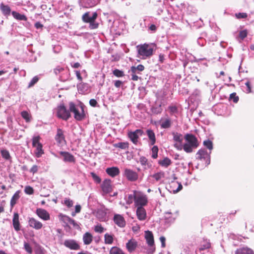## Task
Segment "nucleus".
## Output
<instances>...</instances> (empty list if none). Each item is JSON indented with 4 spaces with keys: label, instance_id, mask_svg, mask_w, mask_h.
Segmentation results:
<instances>
[{
    "label": "nucleus",
    "instance_id": "1",
    "mask_svg": "<svg viewBox=\"0 0 254 254\" xmlns=\"http://www.w3.org/2000/svg\"><path fill=\"white\" fill-rule=\"evenodd\" d=\"M186 142L183 143L184 137L182 135L176 133V148L178 150L184 149L187 153H190L193 149L198 146V142L196 137L192 134H187L185 137Z\"/></svg>",
    "mask_w": 254,
    "mask_h": 254
},
{
    "label": "nucleus",
    "instance_id": "2",
    "mask_svg": "<svg viewBox=\"0 0 254 254\" xmlns=\"http://www.w3.org/2000/svg\"><path fill=\"white\" fill-rule=\"evenodd\" d=\"M69 109L70 112L74 114V117L76 120L81 121L84 118L85 114L82 106H77L73 102H70Z\"/></svg>",
    "mask_w": 254,
    "mask_h": 254
},
{
    "label": "nucleus",
    "instance_id": "3",
    "mask_svg": "<svg viewBox=\"0 0 254 254\" xmlns=\"http://www.w3.org/2000/svg\"><path fill=\"white\" fill-rule=\"evenodd\" d=\"M136 48L138 54L143 59L149 57L153 54V49L148 44L138 45Z\"/></svg>",
    "mask_w": 254,
    "mask_h": 254
},
{
    "label": "nucleus",
    "instance_id": "4",
    "mask_svg": "<svg viewBox=\"0 0 254 254\" xmlns=\"http://www.w3.org/2000/svg\"><path fill=\"white\" fill-rule=\"evenodd\" d=\"M148 203L147 196L142 192L137 191L134 200V205L136 207H144Z\"/></svg>",
    "mask_w": 254,
    "mask_h": 254
},
{
    "label": "nucleus",
    "instance_id": "5",
    "mask_svg": "<svg viewBox=\"0 0 254 254\" xmlns=\"http://www.w3.org/2000/svg\"><path fill=\"white\" fill-rule=\"evenodd\" d=\"M39 136H34L32 138V146L36 148L35 154L37 157H40L44 154L42 144L40 142Z\"/></svg>",
    "mask_w": 254,
    "mask_h": 254
},
{
    "label": "nucleus",
    "instance_id": "6",
    "mask_svg": "<svg viewBox=\"0 0 254 254\" xmlns=\"http://www.w3.org/2000/svg\"><path fill=\"white\" fill-rule=\"evenodd\" d=\"M69 110H67L64 105L62 104L57 108V116L58 118L64 120H67L70 117Z\"/></svg>",
    "mask_w": 254,
    "mask_h": 254
},
{
    "label": "nucleus",
    "instance_id": "7",
    "mask_svg": "<svg viewBox=\"0 0 254 254\" xmlns=\"http://www.w3.org/2000/svg\"><path fill=\"white\" fill-rule=\"evenodd\" d=\"M145 238L146 243L149 247L148 253L153 254L155 251V247L154 245V237L151 231H147L145 232Z\"/></svg>",
    "mask_w": 254,
    "mask_h": 254
},
{
    "label": "nucleus",
    "instance_id": "8",
    "mask_svg": "<svg viewBox=\"0 0 254 254\" xmlns=\"http://www.w3.org/2000/svg\"><path fill=\"white\" fill-rule=\"evenodd\" d=\"M143 131L141 129H136L134 131L129 132L128 133V137L131 141L135 144H136L138 142V138L139 136H141Z\"/></svg>",
    "mask_w": 254,
    "mask_h": 254
},
{
    "label": "nucleus",
    "instance_id": "9",
    "mask_svg": "<svg viewBox=\"0 0 254 254\" xmlns=\"http://www.w3.org/2000/svg\"><path fill=\"white\" fill-rule=\"evenodd\" d=\"M64 245L66 248L72 250H78L80 249V246L74 240H65L64 243Z\"/></svg>",
    "mask_w": 254,
    "mask_h": 254
},
{
    "label": "nucleus",
    "instance_id": "10",
    "mask_svg": "<svg viewBox=\"0 0 254 254\" xmlns=\"http://www.w3.org/2000/svg\"><path fill=\"white\" fill-rule=\"evenodd\" d=\"M124 175L128 181L133 182L138 179V174L133 170L126 168L125 169Z\"/></svg>",
    "mask_w": 254,
    "mask_h": 254
},
{
    "label": "nucleus",
    "instance_id": "11",
    "mask_svg": "<svg viewBox=\"0 0 254 254\" xmlns=\"http://www.w3.org/2000/svg\"><path fill=\"white\" fill-rule=\"evenodd\" d=\"M59 218L60 221L63 222L66 225L69 224L72 225L74 227L78 226V225L74 220L65 215L60 213L59 215Z\"/></svg>",
    "mask_w": 254,
    "mask_h": 254
},
{
    "label": "nucleus",
    "instance_id": "12",
    "mask_svg": "<svg viewBox=\"0 0 254 254\" xmlns=\"http://www.w3.org/2000/svg\"><path fill=\"white\" fill-rule=\"evenodd\" d=\"M36 213L40 218L44 221H47L50 219V214L45 209L37 208L36 211Z\"/></svg>",
    "mask_w": 254,
    "mask_h": 254
},
{
    "label": "nucleus",
    "instance_id": "13",
    "mask_svg": "<svg viewBox=\"0 0 254 254\" xmlns=\"http://www.w3.org/2000/svg\"><path fill=\"white\" fill-rule=\"evenodd\" d=\"M28 225L30 227L36 230H39L43 227V224L41 222L32 217L29 218Z\"/></svg>",
    "mask_w": 254,
    "mask_h": 254
},
{
    "label": "nucleus",
    "instance_id": "14",
    "mask_svg": "<svg viewBox=\"0 0 254 254\" xmlns=\"http://www.w3.org/2000/svg\"><path fill=\"white\" fill-rule=\"evenodd\" d=\"M55 139L57 143L60 145H63L65 143L64 131L61 128L57 129V134L55 136Z\"/></svg>",
    "mask_w": 254,
    "mask_h": 254
},
{
    "label": "nucleus",
    "instance_id": "15",
    "mask_svg": "<svg viewBox=\"0 0 254 254\" xmlns=\"http://www.w3.org/2000/svg\"><path fill=\"white\" fill-rule=\"evenodd\" d=\"M102 191L104 193H108L112 191L111 181L110 179L105 180L101 185Z\"/></svg>",
    "mask_w": 254,
    "mask_h": 254
},
{
    "label": "nucleus",
    "instance_id": "16",
    "mask_svg": "<svg viewBox=\"0 0 254 254\" xmlns=\"http://www.w3.org/2000/svg\"><path fill=\"white\" fill-rule=\"evenodd\" d=\"M97 17V12H94L92 13V15H90L89 12H86L82 15V20L84 22L89 23L92 22V21L95 20V19Z\"/></svg>",
    "mask_w": 254,
    "mask_h": 254
},
{
    "label": "nucleus",
    "instance_id": "17",
    "mask_svg": "<svg viewBox=\"0 0 254 254\" xmlns=\"http://www.w3.org/2000/svg\"><path fill=\"white\" fill-rule=\"evenodd\" d=\"M136 214L137 218L140 220H144L146 218V212L143 207H136Z\"/></svg>",
    "mask_w": 254,
    "mask_h": 254
},
{
    "label": "nucleus",
    "instance_id": "18",
    "mask_svg": "<svg viewBox=\"0 0 254 254\" xmlns=\"http://www.w3.org/2000/svg\"><path fill=\"white\" fill-rule=\"evenodd\" d=\"M60 154L64 158L63 160L64 162H68L70 163H74L75 162L74 157L67 152L61 151Z\"/></svg>",
    "mask_w": 254,
    "mask_h": 254
},
{
    "label": "nucleus",
    "instance_id": "19",
    "mask_svg": "<svg viewBox=\"0 0 254 254\" xmlns=\"http://www.w3.org/2000/svg\"><path fill=\"white\" fill-rule=\"evenodd\" d=\"M114 221L115 224L120 227H124L126 225L124 218L120 214H115L114 215Z\"/></svg>",
    "mask_w": 254,
    "mask_h": 254
},
{
    "label": "nucleus",
    "instance_id": "20",
    "mask_svg": "<svg viewBox=\"0 0 254 254\" xmlns=\"http://www.w3.org/2000/svg\"><path fill=\"white\" fill-rule=\"evenodd\" d=\"M12 225L14 230L18 232L20 230V224L19 220V214L15 212L13 214L12 219Z\"/></svg>",
    "mask_w": 254,
    "mask_h": 254
},
{
    "label": "nucleus",
    "instance_id": "21",
    "mask_svg": "<svg viewBox=\"0 0 254 254\" xmlns=\"http://www.w3.org/2000/svg\"><path fill=\"white\" fill-rule=\"evenodd\" d=\"M106 172L111 177H115L118 176L120 173L119 169L117 167H112L107 168L106 170Z\"/></svg>",
    "mask_w": 254,
    "mask_h": 254
},
{
    "label": "nucleus",
    "instance_id": "22",
    "mask_svg": "<svg viewBox=\"0 0 254 254\" xmlns=\"http://www.w3.org/2000/svg\"><path fill=\"white\" fill-rule=\"evenodd\" d=\"M137 247V242L134 239H131L126 244V248L127 251L131 253L135 250Z\"/></svg>",
    "mask_w": 254,
    "mask_h": 254
},
{
    "label": "nucleus",
    "instance_id": "23",
    "mask_svg": "<svg viewBox=\"0 0 254 254\" xmlns=\"http://www.w3.org/2000/svg\"><path fill=\"white\" fill-rule=\"evenodd\" d=\"M235 254H254V251L247 247L238 249Z\"/></svg>",
    "mask_w": 254,
    "mask_h": 254
},
{
    "label": "nucleus",
    "instance_id": "24",
    "mask_svg": "<svg viewBox=\"0 0 254 254\" xmlns=\"http://www.w3.org/2000/svg\"><path fill=\"white\" fill-rule=\"evenodd\" d=\"M0 9L4 15L7 16L10 15L11 9L8 5H5L3 3H1L0 4Z\"/></svg>",
    "mask_w": 254,
    "mask_h": 254
},
{
    "label": "nucleus",
    "instance_id": "25",
    "mask_svg": "<svg viewBox=\"0 0 254 254\" xmlns=\"http://www.w3.org/2000/svg\"><path fill=\"white\" fill-rule=\"evenodd\" d=\"M136 192H137L136 190H133L132 193L129 194L126 196L125 199L126 201V203L127 204L129 205L131 204L133 201L134 202L136 196Z\"/></svg>",
    "mask_w": 254,
    "mask_h": 254
},
{
    "label": "nucleus",
    "instance_id": "26",
    "mask_svg": "<svg viewBox=\"0 0 254 254\" xmlns=\"http://www.w3.org/2000/svg\"><path fill=\"white\" fill-rule=\"evenodd\" d=\"M139 162L145 169H149L151 166V164L148 161L146 158L144 156L140 157Z\"/></svg>",
    "mask_w": 254,
    "mask_h": 254
},
{
    "label": "nucleus",
    "instance_id": "27",
    "mask_svg": "<svg viewBox=\"0 0 254 254\" xmlns=\"http://www.w3.org/2000/svg\"><path fill=\"white\" fill-rule=\"evenodd\" d=\"M147 136L150 140V144L153 145L156 142V138L155 133L154 132L150 129H148L146 131Z\"/></svg>",
    "mask_w": 254,
    "mask_h": 254
},
{
    "label": "nucleus",
    "instance_id": "28",
    "mask_svg": "<svg viewBox=\"0 0 254 254\" xmlns=\"http://www.w3.org/2000/svg\"><path fill=\"white\" fill-rule=\"evenodd\" d=\"M93 236L88 232L85 233L83 236V240L85 245H89L92 241Z\"/></svg>",
    "mask_w": 254,
    "mask_h": 254
},
{
    "label": "nucleus",
    "instance_id": "29",
    "mask_svg": "<svg viewBox=\"0 0 254 254\" xmlns=\"http://www.w3.org/2000/svg\"><path fill=\"white\" fill-rule=\"evenodd\" d=\"M11 13L14 18L17 20L24 21L27 20V17L23 14H21L19 13L14 11H12Z\"/></svg>",
    "mask_w": 254,
    "mask_h": 254
},
{
    "label": "nucleus",
    "instance_id": "30",
    "mask_svg": "<svg viewBox=\"0 0 254 254\" xmlns=\"http://www.w3.org/2000/svg\"><path fill=\"white\" fill-rule=\"evenodd\" d=\"M197 158L201 159L202 158H206L209 156L206 150L204 149H200L197 153Z\"/></svg>",
    "mask_w": 254,
    "mask_h": 254
},
{
    "label": "nucleus",
    "instance_id": "31",
    "mask_svg": "<svg viewBox=\"0 0 254 254\" xmlns=\"http://www.w3.org/2000/svg\"><path fill=\"white\" fill-rule=\"evenodd\" d=\"M20 191L19 190L17 191L14 195L12 196L11 200H10V206L11 207H13V206L16 204L17 200L19 198Z\"/></svg>",
    "mask_w": 254,
    "mask_h": 254
},
{
    "label": "nucleus",
    "instance_id": "32",
    "mask_svg": "<svg viewBox=\"0 0 254 254\" xmlns=\"http://www.w3.org/2000/svg\"><path fill=\"white\" fill-rule=\"evenodd\" d=\"M105 243L106 244L111 245L113 243V236L108 233H106L104 235Z\"/></svg>",
    "mask_w": 254,
    "mask_h": 254
},
{
    "label": "nucleus",
    "instance_id": "33",
    "mask_svg": "<svg viewBox=\"0 0 254 254\" xmlns=\"http://www.w3.org/2000/svg\"><path fill=\"white\" fill-rule=\"evenodd\" d=\"M156 181H159L164 177V173L163 172H157L151 176Z\"/></svg>",
    "mask_w": 254,
    "mask_h": 254
},
{
    "label": "nucleus",
    "instance_id": "34",
    "mask_svg": "<svg viewBox=\"0 0 254 254\" xmlns=\"http://www.w3.org/2000/svg\"><path fill=\"white\" fill-rule=\"evenodd\" d=\"M110 254H125L123 251L117 247H112L110 251Z\"/></svg>",
    "mask_w": 254,
    "mask_h": 254
},
{
    "label": "nucleus",
    "instance_id": "35",
    "mask_svg": "<svg viewBox=\"0 0 254 254\" xmlns=\"http://www.w3.org/2000/svg\"><path fill=\"white\" fill-rule=\"evenodd\" d=\"M144 69V66L142 64H139L137 66H132L130 68V71L131 72H135V70H137L139 72L142 71Z\"/></svg>",
    "mask_w": 254,
    "mask_h": 254
},
{
    "label": "nucleus",
    "instance_id": "36",
    "mask_svg": "<svg viewBox=\"0 0 254 254\" xmlns=\"http://www.w3.org/2000/svg\"><path fill=\"white\" fill-rule=\"evenodd\" d=\"M159 164L162 166L167 167L171 164V160L168 158H165L162 160H160Z\"/></svg>",
    "mask_w": 254,
    "mask_h": 254
},
{
    "label": "nucleus",
    "instance_id": "37",
    "mask_svg": "<svg viewBox=\"0 0 254 254\" xmlns=\"http://www.w3.org/2000/svg\"><path fill=\"white\" fill-rule=\"evenodd\" d=\"M34 251L35 254H45V250L44 248L39 245H36Z\"/></svg>",
    "mask_w": 254,
    "mask_h": 254
},
{
    "label": "nucleus",
    "instance_id": "38",
    "mask_svg": "<svg viewBox=\"0 0 254 254\" xmlns=\"http://www.w3.org/2000/svg\"><path fill=\"white\" fill-rule=\"evenodd\" d=\"M24 249L28 254H31L33 252L31 246L29 243L26 242L24 243Z\"/></svg>",
    "mask_w": 254,
    "mask_h": 254
},
{
    "label": "nucleus",
    "instance_id": "39",
    "mask_svg": "<svg viewBox=\"0 0 254 254\" xmlns=\"http://www.w3.org/2000/svg\"><path fill=\"white\" fill-rule=\"evenodd\" d=\"M158 148L157 146H154L152 148V155L151 157L154 158H157L158 156Z\"/></svg>",
    "mask_w": 254,
    "mask_h": 254
},
{
    "label": "nucleus",
    "instance_id": "40",
    "mask_svg": "<svg viewBox=\"0 0 254 254\" xmlns=\"http://www.w3.org/2000/svg\"><path fill=\"white\" fill-rule=\"evenodd\" d=\"M115 146L121 149H125L128 147V143L127 142H120L116 144Z\"/></svg>",
    "mask_w": 254,
    "mask_h": 254
},
{
    "label": "nucleus",
    "instance_id": "41",
    "mask_svg": "<svg viewBox=\"0 0 254 254\" xmlns=\"http://www.w3.org/2000/svg\"><path fill=\"white\" fill-rule=\"evenodd\" d=\"M105 229L102 226L101 224H97L94 227V231L96 233H102L105 231Z\"/></svg>",
    "mask_w": 254,
    "mask_h": 254
},
{
    "label": "nucleus",
    "instance_id": "42",
    "mask_svg": "<svg viewBox=\"0 0 254 254\" xmlns=\"http://www.w3.org/2000/svg\"><path fill=\"white\" fill-rule=\"evenodd\" d=\"M97 217L100 221H103L106 220V213L103 211H98Z\"/></svg>",
    "mask_w": 254,
    "mask_h": 254
},
{
    "label": "nucleus",
    "instance_id": "43",
    "mask_svg": "<svg viewBox=\"0 0 254 254\" xmlns=\"http://www.w3.org/2000/svg\"><path fill=\"white\" fill-rule=\"evenodd\" d=\"M152 111L153 113L158 114L162 112V109L161 108V105H159L157 106H154L152 108Z\"/></svg>",
    "mask_w": 254,
    "mask_h": 254
},
{
    "label": "nucleus",
    "instance_id": "44",
    "mask_svg": "<svg viewBox=\"0 0 254 254\" xmlns=\"http://www.w3.org/2000/svg\"><path fill=\"white\" fill-rule=\"evenodd\" d=\"M90 175L95 182H96V183H98V184H99L101 182V179L96 174H95L93 172H91L90 173Z\"/></svg>",
    "mask_w": 254,
    "mask_h": 254
},
{
    "label": "nucleus",
    "instance_id": "45",
    "mask_svg": "<svg viewBox=\"0 0 254 254\" xmlns=\"http://www.w3.org/2000/svg\"><path fill=\"white\" fill-rule=\"evenodd\" d=\"M203 144L205 146H206L208 149H209L210 150H212L213 148L212 142L209 140L204 141Z\"/></svg>",
    "mask_w": 254,
    "mask_h": 254
},
{
    "label": "nucleus",
    "instance_id": "46",
    "mask_svg": "<svg viewBox=\"0 0 254 254\" xmlns=\"http://www.w3.org/2000/svg\"><path fill=\"white\" fill-rule=\"evenodd\" d=\"M21 115L22 118L25 119L27 122L30 121V115L27 112L23 111L21 112Z\"/></svg>",
    "mask_w": 254,
    "mask_h": 254
},
{
    "label": "nucleus",
    "instance_id": "47",
    "mask_svg": "<svg viewBox=\"0 0 254 254\" xmlns=\"http://www.w3.org/2000/svg\"><path fill=\"white\" fill-rule=\"evenodd\" d=\"M89 23V27L91 29H97L99 26L98 23L96 22L95 20L92 21V22H90Z\"/></svg>",
    "mask_w": 254,
    "mask_h": 254
},
{
    "label": "nucleus",
    "instance_id": "48",
    "mask_svg": "<svg viewBox=\"0 0 254 254\" xmlns=\"http://www.w3.org/2000/svg\"><path fill=\"white\" fill-rule=\"evenodd\" d=\"M64 204L68 207H71L73 206V201L69 198H65L64 200Z\"/></svg>",
    "mask_w": 254,
    "mask_h": 254
},
{
    "label": "nucleus",
    "instance_id": "49",
    "mask_svg": "<svg viewBox=\"0 0 254 254\" xmlns=\"http://www.w3.org/2000/svg\"><path fill=\"white\" fill-rule=\"evenodd\" d=\"M25 192L27 194H32L34 192L33 189L30 186H26L24 189Z\"/></svg>",
    "mask_w": 254,
    "mask_h": 254
},
{
    "label": "nucleus",
    "instance_id": "50",
    "mask_svg": "<svg viewBox=\"0 0 254 254\" xmlns=\"http://www.w3.org/2000/svg\"><path fill=\"white\" fill-rule=\"evenodd\" d=\"M1 153L2 157L5 159H8L10 158V155L8 151L6 150H1Z\"/></svg>",
    "mask_w": 254,
    "mask_h": 254
},
{
    "label": "nucleus",
    "instance_id": "51",
    "mask_svg": "<svg viewBox=\"0 0 254 254\" xmlns=\"http://www.w3.org/2000/svg\"><path fill=\"white\" fill-rule=\"evenodd\" d=\"M113 73L117 77H122L124 75L123 71L117 69L114 70Z\"/></svg>",
    "mask_w": 254,
    "mask_h": 254
},
{
    "label": "nucleus",
    "instance_id": "52",
    "mask_svg": "<svg viewBox=\"0 0 254 254\" xmlns=\"http://www.w3.org/2000/svg\"><path fill=\"white\" fill-rule=\"evenodd\" d=\"M247 34L248 32L247 30H243L240 32L239 37L242 40H243L245 38L247 37Z\"/></svg>",
    "mask_w": 254,
    "mask_h": 254
},
{
    "label": "nucleus",
    "instance_id": "53",
    "mask_svg": "<svg viewBox=\"0 0 254 254\" xmlns=\"http://www.w3.org/2000/svg\"><path fill=\"white\" fill-rule=\"evenodd\" d=\"M210 247V244L209 242H206L205 244L200 246L199 248V250L200 251H203L204 250L207 249Z\"/></svg>",
    "mask_w": 254,
    "mask_h": 254
},
{
    "label": "nucleus",
    "instance_id": "54",
    "mask_svg": "<svg viewBox=\"0 0 254 254\" xmlns=\"http://www.w3.org/2000/svg\"><path fill=\"white\" fill-rule=\"evenodd\" d=\"M230 98L235 103H237L239 100V97L236 96V93H235L230 95Z\"/></svg>",
    "mask_w": 254,
    "mask_h": 254
},
{
    "label": "nucleus",
    "instance_id": "55",
    "mask_svg": "<svg viewBox=\"0 0 254 254\" xmlns=\"http://www.w3.org/2000/svg\"><path fill=\"white\" fill-rule=\"evenodd\" d=\"M38 81V78L37 76L34 77L29 83V87L33 86Z\"/></svg>",
    "mask_w": 254,
    "mask_h": 254
},
{
    "label": "nucleus",
    "instance_id": "56",
    "mask_svg": "<svg viewBox=\"0 0 254 254\" xmlns=\"http://www.w3.org/2000/svg\"><path fill=\"white\" fill-rule=\"evenodd\" d=\"M170 123L169 120H165L164 122L162 123L161 127L163 128H167L170 126Z\"/></svg>",
    "mask_w": 254,
    "mask_h": 254
},
{
    "label": "nucleus",
    "instance_id": "57",
    "mask_svg": "<svg viewBox=\"0 0 254 254\" xmlns=\"http://www.w3.org/2000/svg\"><path fill=\"white\" fill-rule=\"evenodd\" d=\"M236 16L238 18H245L247 17V14L246 13H239L236 14Z\"/></svg>",
    "mask_w": 254,
    "mask_h": 254
},
{
    "label": "nucleus",
    "instance_id": "58",
    "mask_svg": "<svg viewBox=\"0 0 254 254\" xmlns=\"http://www.w3.org/2000/svg\"><path fill=\"white\" fill-rule=\"evenodd\" d=\"M63 70H64V68L60 66H58L54 69V72L56 74H58Z\"/></svg>",
    "mask_w": 254,
    "mask_h": 254
},
{
    "label": "nucleus",
    "instance_id": "59",
    "mask_svg": "<svg viewBox=\"0 0 254 254\" xmlns=\"http://www.w3.org/2000/svg\"><path fill=\"white\" fill-rule=\"evenodd\" d=\"M38 167L37 165H33L32 168H31L30 172L31 173H32L33 174H34L36 173L38 171Z\"/></svg>",
    "mask_w": 254,
    "mask_h": 254
},
{
    "label": "nucleus",
    "instance_id": "60",
    "mask_svg": "<svg viewBox=\"0 0 254 254\" xmlns=\"http://www.w3.org/2000/svg\"><path fill=\"white\" fill-rule=\"evenodd\" d=\"M159 239L161 243L162 247L164 248L165 247L166 238L164 236H161Z\"/></svg>",
    "mask_w": 254,
    "mask_h": 254
},
{
    "label": "nucleus",
    "instance_id": "61",
    "mask_svg": "<svg viewBox=\"0 0 254 254\" xmlns=\"http://www.w3.org/2000/svg\"><path fill=\"white\" fill-rule=\"evenodd\" d=\"M245 84L247 87V92L250 93L251 92V87L250 82L249 81H247Z\"/></svg>",
    "mask_w": 254,
    "mask_h": 254
},
{
    "label": "nucleus",
    "instance_id": "62",
    "mask_svg": "<svg viewBox=\"0 0 254 254\" xmlns=\"http://www.w3.org/2000/svg\"><path fill=\"white\" fill-rule=\"evenodd\" d=\"M90 105L92 107H95L97 104L96 100L92 99L89 101Z\"/></svg>",
    "mask_w": 254,
    "mask_h": 254
},
{
    "label": "nucleus",
    "instance_id": "63",
    "mask_svg": "<svg viewBox=\"0 0 254 254\" xmlns=\"http://www.w3.org/2000/svg\"><path fill=\"white\" fill-rule=\"evenodd\" d=\"M75 74H76V76L77 78V79L80 81H81L82 79V78L80 75V71H77V70H76L75 71Z\"/></svg>",
    "mask_w": 254,
    "mask_h": 254
},
{
    "label": "nucleus",
    "instance_id": "64",
    "mask_svg": "<svg viewBox=\"0 0 254 254\" xmlns=\"http://www.w3.org/2000/svg\"><path fill=\"white\" fill-rule=\"evenodd\" d=\"M122 84V82L121 81H120V80H117L115 82V86L116 87H119L121 86Z\"/></svg>",
    "mask_w": 254,
    "mask_h": 254
}]
</instances>
